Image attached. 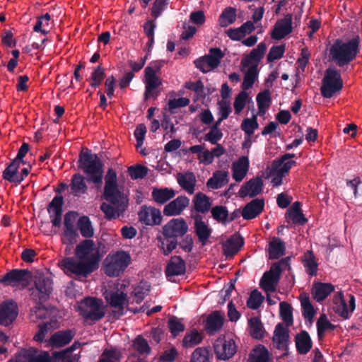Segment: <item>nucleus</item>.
<instances>
[{
    "label": "nucleus",
    "instance_id": "nucleus-23",
    "mask_svg": "<svg viewBox=\"0 0 362 362\" xmlns=\"http://www.w3.org/2000/svg\"><path fill=\"white\" fill-rule=\"evenodd\" d=\"M186 272L185 261L180 256H173L167 264L165 275L167 277L185 274Z\"/></svg>",
    "mask_w": 362,
    "mask_h": 362
},
{
    "label": "nucleus",
    "instance_id": "nucleus-21",
    "mask_svg": "<svg viewBox=\"0 0 362 362\" xmlns=\"http://www.w3.org/2000/svg\"><path fill=\"white\" fill-rule=\"evenodd\" d=\"M243 245L244 239L240 234L233 235L222 244L224 255L227 258L233 257L239 252Z\"/></svg>",
    "mask_w": 362,
    "mask_h": 362
},
{
    "label": "nucleus",
    "instance_id": "nucleus-62",
    "mask_svg": "<svg viewBox=\"0 0 362 362\" xmlns=\"http://www.w3.org/2000/svg\"><path fill=\"white\" fill-rule=\"evenodd\" d=\"M133 345L134 349L141 354H148L151 351L147 340L141 335H139L135 338Z\"/></svg>",
    "mask_w": 362,
    "mask_h": 362
},
{
    "label": "nucleus",
    "instance_id": "nucleus-48",
    "mask_svg": "<svg viewBox=\"0 0 362 362\" xmlns=\"http://www.w3.org/2000/svg\"><path fill=\"white\" fill-rule=\"evenodd\" d=\"M151 285L148 282L141 281L139 284L134 288L132 294L135 297L136 303H140L144 299V298L148 294L150 291Z\"/></svg>",
    "mask_w": 362,
    "mask_h": 362
},
{
    "label": "nucleus",
    "instance_id": "nucleus-4",
    "mask_svg": "<svg viewBox=\"0 0 362 362\" xmlns=\"http://www.w3.org/2000/svg\"><path fill=\"white\" fill-rule=\"evenodd\" d=\"M188 226L183 218H173L163 226L162 235H158L159 248L165 256L169 255L178 245L177 238L185 235Z\"/></svg>",
    "mask_w": 362,
    "mask_h": 362
},
{
    "label": "nucleus",
    "instance_id": "nucleus-40",
    "mask_svg": "<svg viewBox=\"0 0 362 362\" xmlns=\"http://www.w3.org/2000/svg\"><path fill=\"white\" fill-rule=\"evenodd\" d=\"M258 74L259 71L257 64H252L250 67H249L244 76L243 81L241 86L243 90L245 91L246 90H248L253 86L258 76Z\"/></svg>",
    "mask_w": 362,
    "mask_h": 362
},
{
    "label": "nucleus",
    "instance_id": "nucleus-14",
    "mask_svg": "<svg viewBox=\"0 0 362 362\" xmlns=\"http://www.w3.org/2000/svg\"><path fill=\"white\" fill-rule=\"evenodd\" d=\"M139 221L146 226H154L161 223L160 211L155 207L144 205L138 213Z\"/></svg>",
    "mask_w": 362,
    "mask_h": 362
},
{
    "label": "nucleus",
    "instance_id": "nucleus-15",
    "mask_svg": "<svg viewBox=\"0 0 362 362\" xmlns=\"http://www.w3.org/2000/svg\"><path fill=\"white\" fill-rule=\"evenodd\" d=\"M236 351L237 346L233 339H219L214 344V352L219 360H228L235 355Z\"/></svg>",
    "mask_w": 362,
    "mask_h": 362
},
{
    "label": "nucleus",
    "instance_id": "nucleus-16",
    "mask_svg": "<svg viewBox=\"0 0 362 362\" xmlns=\"http://www.w3.org/2000/svg\"><path fill=\"white\" fill-rule=\"evenodd\" d=\"M63 206L64 197L62 195H56L47 206V212L54 227L59 228L62 224Z\"/></svg>",
    "mask_w": 362,
    "mask_h": 362
},
{
    "label": "nucleus",
    "instance_id": "nucleus-55",
    "mask_svg": "<svg viewBox=\"0 0 362 362\" xmlns=\"http://www.w3.org/2000/svg\"><path fill=\"white\" fill-rule=\"evenodd\" d=\"M240 127L245 134L250 137L254 134L255 130L259 127L257 117L255 115L251 119H244Z\"/></svg>",
    "mask_w": 362,
    "mask_h": 362
},
{
    "label": "nucleus",
    "instance_id": "nucleus-38",
    "mask_svg": "<svg viewBox=\"0 0 362 362\" xmlns=\"http://www.w3.org/2000/svg\"><path fill=\"white\" fill-rule=\"evenodd\" d=\"M258 106L259 114L263 115L269 108L272 103L271 93L269 89H265L259 92L256 97Z\"/></svg>",
    "mask_w": 362,
    "mask_h": 362
},
{
    "label": "nucleus",
    "instance_id": "nucleus-52",
    "mask_svg": "<svg viewBox=\"0 0 362 362\" xmlns=\"http://www.w3.org/2000/svg\"><path fill=\"white\" fill-rule=\"evenodd\" d=\"M211 213L213 218L223 224L228 223V211L226 206L222 205L215 206L211 208Z\"/></svg>",
    "mask_w": 362,
    "mask_h": 362
},
{
    "label": "nucleus",
    "instance_id": "nucleus-8",
    "mask_svg": "<svg viewBox=\"0 0 362 362\" xmlns=\"http://www.w3.org/2000/svg\"><path fill=\"white\" fill-rule=\"evenodd\" d=\"M103 303L101 299L87 297L78 305V312L86 320L98 321L105 316Z\"/></svg>",
    "mask_w": 362,
    "mask_h": 362
},
{
    "label": "nucleus",
    "instance_id": "nucleus-46",
    "mask_svg": "<svg viewBox=\"0 0 362 362\" xmlns=\"http://www.w3.org/2000/svg\"><path fill=\"white\" fill-rule=\"evenodd\" d=\"M236 20V9L233 7L226 8L221 14L218 21L221 27L225 28L233 24Z\"/></svg>",
    "mask_w": 362,
    "mask_h": 362
},
{
    "label": "nucleus",
    "instance_id": "nucleus-64",
    "mask_svg": "<svg viewBox=\"0 0 362 362\" xmlns=\"http://www.w3.org/2000/svg\"><path fill=\"white\" fill-rule=\"evenodd\" d=\"M189 99L187 98H180L177 99H171L168 101V105L170 113H174V110L178 107H186L189 104Z\"/></svg>",
    "mask_w": 362,
    "mask_h": 362
},
{
    "label": "nucleus",
    "instance_id": "nucleus-22",
    "mask_svg": "<svg viewBox=\"0 0 362 362\" xmlns=\"http://www.w3.org/2000/svg\"><path fill=\"white\" fill-rule=\"evenodd\" d=\"M264 207V200L254 199L247 203L242 210V216L245 220H251L259 215Z\"/></svg>",
    "mask_w": 362,
    "mask_h": 362
},
{
    "label": "nucleus",
    "instance_id": "nucleus-2",
    "mask_svg": "<svg viewBox=\"0 0 362 362\" xmlns=\"http://www.w3.org/2000/svg\"><path fill=\"white\" fill-rule=\"evenodd\" d=\"M103 161L97 154L92 153L88 149H86L85 152H81L78 160V168L83 170L86 177L80 173L72 175L70 187L73 195L79 197L86 193L88 187L86 180L89 183L94 184L96 188H100L103 185Z\"/></svg>",
    "mask_w": 362,
    "mask_h": 362
},
{
    "label": "nucleus",
    "instance_id": "nucleus-19",
    "mask_svg": "<svg viewBox=\"0 0 362 362\" xmlns=\"http://www.w3.org/2000/svg\"><path fill=\"white\" fill-rule=\"evenodd\" d=\"M263 185V180L261 177L250 179L240 187L238 194L242 198L247 195L250 197H254L262 192Z\"/></svg>",
    "mask_w": 362,
    "mask_h": 362
},
{
    "label": "nucleus",
    "instance_id": "nucleus-49",
    "mask_svg": "<svg viewBox=\"0 0 362 362\" xmlns=\"http://www.w3.org/2000/svg\"><path fill=\"white\" fill-rule=\"evenodd\" d=\"M336 326L332 324L327 318L326 315L322 314L317 321V332L319 340L324 337L325 332L329 329L334 330Z\"/></svg>",
    "mask_w": 362,
    "mask_h": 362
},
{
    "label": "nucleus",
    "instance_id": "nucleus-60",
    "mask_svg": "<svg viewBox=\"0 0 362 362\" xmlns=\"http://www.w3.org/2000/svg\"><path fill=\"white\" fill-rule=\"evenodd\" d=\"M286 45H273L267 54V59L269 62L281 59L285 52Z\"/></svg>",
    "mask_w": 362,
    "mask_h": 362
},
{
    "label": "nucleus",
    "instance_id": "nucleus-20",
    "mask_svg": "<svg viewBox=\"0 0 362 362\" xmlns=\"http://www.w3.org/2000/svg\"><path fill=\"white\" fill-rule=\"evenodd\" d=\"M189 204V199L188 197L179 196L164 206L163 214L167 216L180 215Z\"/></svg>",
    "mask_w": 362,
    "mask_h": 362
},
{
    "label": "nucleus",
    "instance_id": "nucleus-47",
    "mask_svg": "<svg viewBox=\"0 0 362 362\" xmlns=\"http://www.w3.org/2000/svg\"><path fill=\"white\" fill-rule=\"evenodd\" d=\"M145 83L147 86V92H150L151 89H156L161 85V81L154 73V71L150 67L145 69Z\"/></svg>",
    "mask_w": 362,
    "mask_h": 362
},
{
    "label": "nucleus",
    "instance_id": "nucleus-42",
    "mask_svg": "<svg viewBox=\"0 0 362 362\" xmlns=\"http://www.w3.org/2000/svg\"><path fill=\"white\" fill-rule=\"evenodd\" d=\"M301 204L299 202H296L293 204L291 207L288 211V217L293 221L294 223L303 225L307 222V218H305L301 210Z\"/></svg>",
    "mask_w": 362,
    "mask_h": 362
},
{
    "label": "nucleus",
    "instance_id": "nucleus-31",
    "mask_svg": "<svg viewBox=\"0 0 362 362\" xmlns=\"http://www.w3.org/2000/svg\"><path fill=\"white\" fill-rule=\"evenodd\" d=\"M267 50V45L265 42H260L257 47L253 49L246 58H244L241 61V64L244 67H247L250 64L255 62V64H257L263 58L264 53Z\"/></svg>",
    "mask_w": 362,
    "mask_h": 362
},
{
    "label": "nucleus",
    "instance_id": "nucleus-61",
    "mask_svg": "<svg viewBox=\"0 0 362 362\" xmlns=\"http://www.w3.org/2000/svg\"><path fill=\"white\" fill-rule=\"evenodd\" d=\"M168 5V0H155L151 8V15L154 19H156L166 9Z\"/></svg>",
    "mask_w": 362,
    "mask_h": 362
},
{
    "label": "nucleus",
    "instance_id": "nucleus-37",
    "mask_svg": "<svg viewBox=\"0 0 362 362\" xmlns=\"http://www.w3.org/2000/svg\"><path fill=\"white\" fill-rule=\"evenodd\" d=\"M77 227L80 233L83 238H92L94 235V228L93 227L90 218L87 216H81L77 221Z\"/></svg>",
    "mask_w": 362,
    "mask_h": 362
},
{
    "label": "nucleus",
    "instance_id": "nucleus-51",
    "mask_svg": "<svg viewBox=\"0 0 362 362\" xmlns=\"http://www.w3.org/2000/svg\"><path fill=\"white\" fill-rule=\"evenodd\" d=\"M288 329L282 323H278L274 329L273 341L279 345H284L288 341Z\"/></svg>",
    "mask_w": 362,
    "mask_h": 362
},
{
    "label": "nucleus",
    "instance_id": "nucleus-56",
    "mask_svg": "<svg viewBox=\"0 0 362 362\" xmlns=\"http://www.w3.org/2000/svg\"><path fill=\"white\" fill-rule=\"evenodd\" d=\"M168 326L173 337H176L185 330V325L176 316H171L168 321Z\"/></svg>",
    "mask_w": 362,
    "mask_h": 362
},
{
    "label": "nucleus",
    "instance_id": "nucleus-41",
    "mask_svg": "<svg viewBox=\"0 0 362 362\" xmlns=\"http://www.w3.org/2000/svg\"><path fill=\"white\" fill-rule=\"evenodd\" d=\"M333 310L344 319H348L349 317L347 304L341 292H339V295L335 296L334 298Z\"/></svg>",
    "mask_w": 362,
    "mask_h": 362
},
{
    "label": "nucleus",
    "instance_id": "nucleus-24",
    "mask_svg": "<svg viewBox=\"0 0 362 362\" xmlns=\"http://www.w3.org/2000/svg\"><path fill=\"white\" fill-rule=\"evenodd\" d=\"M224 322L223 315L220 311L216 310L208 315L205 320L204 328L209 334H214L220 331Z\"/></svg>",
    "mask_w": 362,
    "mask_h": 362
},
{
    "label": "nucleus",
    "instance_id": "nucleus-30",
    "mask_svg": "<svg viewBox=\"0 0 362 362\" xmlns=\"http://www.w3.org/2000/svg\"><path fill=\"white\" fill-rule=\"evenodd\" d=\"M249 164L247 156H242L237 162L233 163V178L236 182H240L244 179L248 171Z\"/></svg>",
    "mask_w": 362,
    "mask_h": 362
},
{
    "label": "nucleus",
    "instance_id": "nucleus-33",
    "mask_svg": "<svg viewBox=\"0 0 362 362\" xmlns=\"http://www.w3.org/2000/svg\"><path fill=\"white\" fill-rule=\"evenodd\" d=\"M176 193L173 188H153L151 197L153 200L158 204H164L172 199Z\"/></svg>",
    "mask_w": 362,
    "mask_h": 362
},
{
    "label": "nucleus",
    "instance_id": "nucleus-54",
    "mask_svg": "<svg viewBox=\"0 0 362 362\" xmlns=\"http://www.w3.org/2000/svg\"><path fill=\"white\" fill-rule=\"evenodd\" d=\"M264 299L262 294L257 289H254L251 291L247 300V306L250 309L257 310L263 303Z\"/></svg>",
    "mask_w": 362,
    "mask_h": 362
},
{
    "label": "nucleus",
    "instance_id": "nucleus-29",
    "mask_svg": "<svg viewBox=\"0 0 362 362\" xmlns=\"http://www.w3.org/2000/svg\"><path fill=\"white\" fill-rule=\"evenodd\" d=\"M105 298L111 307L119 309L120 315L124 314V306L128 303L127 293L122 291H111Z\"/></svg>",
    "mask_w": 362,
    "mask_h": 362
},
{
    "label": "nucleus",
    "instance_id": "nucleus-25",
    "mask_svg": "<svg viewBox=\"0 0 362 362\" xmlns=\"http://www.w3.org/2000/svg\"><path fill=\"white\" fill-rule=\"evenodd\" d=\"M334 291V286L331 283L315 282L313 285L311 293L317 302H322Z\"/></svg>",
    "mask_w": 362,
    "mask_h": 362
},
{
    "label": "nucleus",
    "instance_id": "nucleus-39",
    "mask_svg": "<svg viewBox=\"0 0 362 362\" xmlns=\"http://www.w3.org/2000/svg\"><path fill=\"white\" fill-rule=\"evenodd\" d=\"M203 339V337L196 329H191L187 332L182 339L183 347L188 349L192 348L199 344Z\"/></svg>",
    "mask_w": 362,
    "mask_h": 362
},
{
    "label": "nucleus",
    "instance_id": "nucleus-7",
    "mask_svg": "<svg viewBox=\"0 0 362 362\" xmlns=\"http://www.w3.org/2000/svg\"><path fill=\"white\" fill-rule=\"evenodd\" d=\"M53 290V281L42 273L37 274L33 286L29 288L30 298L36 303H44L50 297Z\"/></svg>",
    "mask_w": 362,
    "mask_h": 362
},
{
    "label": "nucleus",
    "instance_id": "nucleus-10",
    "mask_svg": "<svg viewBox=\"0 0 362 362\" xmlns=\"http://www.w3.org/2000/svg\"><path fill=\"white\" fill-rule=\"evenodd\" d=\"M223 57L224 53L220 48L213 47L209 49L208 54L197 59L194 63L202 73H207L217 68Z\"/></svg>",
    "mask_w": 362,
    "mask_h": 362
},
{
    "label": "nucleus",
    "instance_id": "nucleus-12",
    "mask_svg": "<svg viewBox=\"0 0 362 362\" xmlns=\"http://www.w3.org/2000/svg\"><path fill=\"white\" fill-rule=\"evenodd\" d=\"M78 214L73 211H69L64 215V238L63 243L66 245L74 244L78 238V233L75 228V221Z\"/></svg>",
    "mask_w": 362,
    "mask_h": 362
},
{
    "label": "nucleus",
    "instance_id": "nucleus-26",
    "mask_svg": "<svg viewBox=\"0 0 362 362\" xmlns=\"http://www.w3.org/2000/svg\"><path fill=\"white\" fill-rule=\"evenodd\" d=\"M177 182L179 185L188 194H192L195 191L197 180L192 172L179 173L177 175Z\"/></svg>",
    "mask_w": 362,
    "mask_h": 362
},
{
    "label": "nucleus",
    "instance_id": "nucleus-6",
    "mask_svg": "<svg viewBox=\"0 0 362 362\" xmlns=\"http://www.w3.org/2000/svg\"><path fill=\"white\" fill-rule=\"evenodd\" d=\"M131 262L132 258L127 252L118 250L110 252L104 260L103 270L107 276L117 277L124 273Z\"/></svg>",
    "mask_w": 362,
    "mask_h": 362
},
{
    "label": "nucleus",
    "instance_id": "nucleus-59",
    "mask_svg": "<svg viewBox=\"0 0 362 362\" xmlns=\"http://www.w3.org/2000/svg\"><path fill=\"white\" fill-rule=\"evenodd\" d=\"M21 163L12 160L3 171L2 177L4 180L11 182L13 181L14 175H16L20 168Z\"/></svg>",
    "mask_w": 362,
    "mask_h": 362
},
{
    "label": "nucleus",
    "instance_id": "nucleus-43",
    "mask_svg": "<svg viewBox=\"0 0 362 362\" xmlns=\"http://www.w3.org/2000/svg\"><path fill=\"white\" fill-rule=\"evenodd\" d=\"M303 266L305 268L306 272L313 276H316L318 269V264L315 260V257L313 252L308 250L304 255L303 260Z\"/></svg>",
    "mask_w": 362,
    "mask_h": 362
},
{
    "label": "nucleus",
    "instance_id": "nucleus-35",
    "mask_svg": "<svg viewBox=\"0 0 362 362\" xmlns=\"http://www.w3.org/2000/svg\"><path fill=\"white\" fill-rule=\"evenodd\" d=\"M228 182V173L223 170H217L213 173L206 182L207 187L213 189L221 188Z\"/></svg>",
    "mask_w": 362,
    "mask_h": 362
},
{
    "label": "nucleus",
    "instance_id": "nucleus-18",
    "mask_svg": "<svg viewBox=\"0 0 362 362\" xmlns=\"http://www.w3.org/2000/svg\"><path fill=\"white\" fill-rule=\"evenodd\" d=\"M193 219L194 221V233L199 242L201 243L202 246H204L207 244L212 233V228L203 221L202 216L199 214L194 216Z\"/></svg>",
    "mask_w": 362,
    "mask_h": 362
},
{
    "label": "nucleus",
    "instance_id": "nucleus-58",
    "mask_svg": "<svg viewBox=\"0 0 362 362\" xmlns=\"http://www.w3.org/2000/svg\"><path fill=\"white\" fill-rule=\"evenodd\" d=\"M190 362H211L209 351L206 347H198L192 354Z\"/></svg>",
    "mask_w": 362,
    "mask_h": 362
},
{
    "label": "nucleus",
    "instance_id": "nucleus-27",
    "mask_svg": "<svg viewBox=\"0 0 362 362\" xmlns=\"http://www.w3.org/2000/svg\"><path fill=\"white\" fill-rule=\"evenodd\" d=\"M76 332L73 329L61 330L55 332L49 339V343L54 347H62L68 344L74 337Z\"/></svg>",
    "mask_w": 362,
    "mask_h": 362
},
{
    "label": "nucleus",
    "instance_id": "nucleus-3",
    "mask_svg": "<svg viewBox=\"0 0 362 362\" xmlns=\"http://www.w3.org/2000/svg\"><path fill=\"white\" fill-rule=\"evenodd\" d=\"M104 180L105 186L102 198L108 203L103 202L100 210L107 220H112L123 214L128 207L129 199L119 186L115 170L108 168Z\"/></svg>",
    "mask_w": 362,
    "mask_h": 362
},
{
    "label": "nucleus",
    "instance_id": "nucleus-5",
    "mask_svg": "<svg viewBox=\"0 0 362 362\" xmlns=\"http://www.w3.org/2000/svg\"><path fill=\"white\" fill-rule=\"evenodd\" d=\"M360 42L359 35L347 41L337 39L329 49V59L339 67L349 65L358 54Z\"/></svg>",
    "mask_w": 362,
    "mask_h": 362
},
{
    "label": "nucleus",
    "instance_id": "nucleus-53",
    "mask_svg": "<svg viewBox=\"0 0 362 362\" xmlns=\"http://www.w3.org/2000/svg\"><path fill=\"white\" fill-rule=\"evenodd\" d=\"M279 313L282 320L286 322L288 326L293 324V309L291 305L286 302H281L279 304Z\"/></svg>",
    "mask_w": 362,
    "mask_h": 362
},
{
    "label": "nucleus",
    "instance_id": "nucleus-57",
    "mask_svg": "<svg viewBox=\"0 0 362 362\" xmlns=\"http://www.w3.org/2000/svg\"><path fill=\"white\" fill-rule=\"evenodd\" d=\"M148 168L140 165H131L128 168V173L132 180L142 179L148 173Z\"/></svg>",
    "mask_w": 362,
    "mask_h": 362
},
{
    "label": "nucleus",
    "instance_id": "nucleus-34",
    "mask_svg": "<svg viewBox=\"0 0 362 362\" xmlns=\"http://www.w3.org/2000/svg\"><path fill=\"white\" fill-rule=\"evenodd\" d=\"M286 250V244L279 238L274 237L269 243V258L277 259L283 256Z\"/></svg>",
    "mask_w": 362,
    "mask_h": 362
},
{
    "label": "nucleus",
    "instance_id": "nucleus-1",
    "mask_svg": "<svg viewBox=\"0 0 362 362\" xmlns=\"http://www.w3.org/2000/svg\"><path fill=\"white\" fill-rule=\"evenodd\" d=\"M74 257H65L59 267L67 276L87 277L97 270L101 258L100 250L93 240H83L75 248Z\"/></svg>",
    "mask_w": 362,
    "mask_h": 362
},
{
    "label": "nucleus",
    "instance_id": "nucleus-44",
    "mask_svg": "<svg viewBox=\"0 0 362 362\" xmlns=\"http://www.w3.org/2000/svg\"><path fill=\"white\" fill-rule=\"evenodd\" d=\"M250 335L257 339L264 337V327L260 319L257 317H251L248 320Z\"/></svg>",
    "mask_w": 362,
    "mask_h": 362
},
{
    "label": "nucleus",
    "instance_id": "nucleus-63",
    "mask_svg": "<svg viewBox=\"0 0 362 362\" xmlns=\"http://www.w3.org/2000/svg\"><path fill=\"white\" fill-rule=\"evenodd\" d=\"M248 93L246 91H240L235 98L233 106L236 114H239L245 107Z\"/></svg>",
    "mask_w": 362,
    "mask_h": 362
},
{
    "label": "nucleus",
    "instance_id": "nucleus-13",
    "mask_svg": "<svg viewBox=\"0 0 362 362\" xmlns=\"http://www.w3.org/2000/svg\"><path fill=\"white\" fill-rule=\"evenodd\" d=\"M18 314L17 303L13 300L4 301L0 305V325L9 326L16 319Z\"/></svg>",
    "mask_w": 362,
    "mask_h": 362
},
{
    "label": "nucleus",
    "instance_id": "nucleus-50",
    "mask_svg": "<svg viewBox=\"0 0 362 362\" xmlns=\"http://www.w3.org/2000/svg\"><path fill=\"white\" fill-rule=\"evenodd\" d=\"M105 77V69L101 65H98L94 69L88 81H90V86L95 88L101 85Z\"/></svg>",
    "mask_w": 362,
    "mask_h": 362
},
{
    "label": "nucleus",
    "instance_id": "nucleus-28",
    "mask_svg": "<svg viewBox=\"0 0 362 362\" xmlns=\"http://www.w3.org/2000/svg\"><path fill=\"white\" fill-rule=\"evenodd\" d=\"M295 342L296 350L301 355L308 354L313 346L310 336L305 330H302L296 335Z\"/></svg>",
    "mask_w": 362,
    "mask_h": 362
},
{
    "label": "nucleus",
    "instance_id": "nucleus-32",
    "mask_svg": "<svg viewBox=\"0 0 362 362\" xmlns=\"http://www.w3.org/2000/svg\"><path fill=\"white\" fill-rule=\"evenodd\" d=\"M211 205V198L203 192L197 193L192 199L193 208L198 213L206 214L210 210Z\"/></svg>",
    "mask_w": 362,
    "mask_h": 362
},
{
    "label": "nucleus",
    "instance_id": "nucleus-45",
    "mask_svg": "<svg viewBox=\"0 0 362 362\" xmlns=\"http://www.w3.org/2000/svg\"><path fill=\"white\" fill-rule=\"evenodd\" d=\"M300 304L303 310L302 313L303 317L305 320L312 323L316 311L310 303L309 297L306 295L303 296H300Z\"/></svg>",
    "mask_w": 362,
    "mask_h": 362
},
{
    "label": "nucleus",
    "instance_id": "nucleus-17",
    "mask_svg": "<svg viewBox=\"0 0 362 362\" xmlns=\"http://www.w3.org/2000/svg\"><path fill=\"white\" fill-rule=\"evenodd\" d=\"M292 30V15L287 14L284 18L277 21L272 31L271 37L274 40H280L289 35Z\"/></svg>",
    "mask_w": 362,
    "mask_h": 362
},
{
    "label": "nucleus",
    "instance_id": "nucleus-36",
    "mask_svg": "<svg viewBox=\"0 0 362 362\" xmlns=\"http://www.w3.org/2000/svg\"><path fill=\"white\" fill-rule=\"evenodd\" d=\"M280 278L264 272L259 281V286L267 293H274L276 291V286L279 282Z\"/></svg>",
    "mask_w": 362,
    "mask_h": 362
},
{
    "label": "nucleus",
    "instance_id": "nucleus-9",
    "mask_svg": "<svg viewBox=\"0 0 362 362\" xmlns=\"http://www.w3.org/2000/svg\"><path fill=\"white\" fill-rule=\"evenodd\" d=\"M343 88L341 74L335 68H328L325 72L322 80L320 92L322 97L331 98L337 92Z\"/></svg>",
    "mask_w": 362,
    "mask_h": 362
},
{
    "label": "nucleus",
    "instance_id": "nucleus-11",
    "mask_svg": "<svg viewBox=\"0 0 362 362\" xmlns=\"http://www.w3.org/2000/svg\"><path fill=\"white\" fill-rule=\"evenodd\" d=\"M32 277L28 269H13L0 277V283L5 286H26Z\"/></svg>",
    "mask_w": 362,
    "mask_h": 362
}]
</instances>
